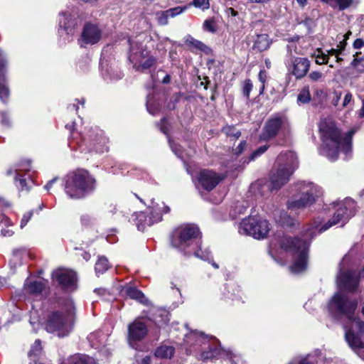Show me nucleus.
Instances as JSON below:
<instances>
[{
	"mask_svg": "<svg viewBox=\"0 0 364 364\" xmlns=\"http://www.w3.org/2000/svg\"><path fill=\"white\" fill-rule=\"evenodd\" d=\"M332 206L335 210L333 218L323 224L322 218L318 216L315 218L314 223L305 230L302 240H293L290 237L284 236L280 240L281 247L293 254L294 262L290 267L291 272L299 274L306 269L309 240L333 225L339 223L343 225L354 215L356 204L353 200L347 198L343 201L333 203Z\"/></svg>",
	"mask_w": 364,
	"mask_h": 364,
	"instance_id": "f257e3e1",
	"label": "nucleus"
},
{
	"mask_svg": "<svg viewBox=\"0 0 364 364\" xmlns=\"http://www.w3.org/2000/svg\"><path fill=\"white\" fill-rule=\"evenodd\" d=\"M358 303L349 301L343 294H334L328 304V311L333 318L345 317L343 323L345 339L349 347L357 353L364 349V322L354 317Z\"/></svg>",
	"mask_w": 364,
	"mask_h": 364,
	"instance_id": "f03ea898",
	"label": "nucleus"
},
{
	"mask_svg": "<svg viewBox=\"0 0 364 364\" xmlns=\"http://www.w3.org/2000/svg\"><path fill=\"white\" fill-rule=\"evenodd\" d=\"M319 132L322 141L321 154L329 160H336L340 151L346 155L350 152L354 131L341 134L331 119H323L319 124Z\"/></svg>",
	"mask_w": 364,
	"mask_h": 364,
	"instance_id": "7ed1b4c3",
	"label": "nucleus"
},
{
	"mask_svg": "<svg viewBox=\"0 0 364 364\" xmlns=\"http://www.w3.org/2000/svg\"><path fill=\"white\" fill-rule=\"evenodd\" d=\"M75 309L73 301L70 298L65 299L60 309L47 315L44 329L59 338L68 336L73 328Z\"/></svg>",
	"mask_w": 364,
	"mask_h": 364,
	"instance_id": "20e7f679",
	"label": "nucleus"
},
{
	"mask_svg": "<svg viewBox=\"0 0 364 364\" xmlns=\"http://www.w3.org/2000/svg\"><path fill=\"white\" fill-rule=\"evenodd\" d=\"M218 341L212 337H208L202 332L191 331L185 335L184 345L188 353L198 350V346H201L203 349H206V346L209 350L203 351L200 355V358L203 360H212L217 358H223L227 355L225 350L218 347Z\"/></svg>",
	"mask_w": 364,
	"mask_h": 364,
	"instance_id": "39448f33",
	"label": "nucleus"
},
{
	"mask_svg": "<svg viewBox=\"0 0 364 364\" xmlns=\"http://www.w3.org/2000/svg\"><path fill=\"white\" fill-rule=\"evenodd\" d=\"M65 192L73 199H80L92 193L96 187L95 178L85 169H77L65 177Z\"/></svg>",
	"mask_w": 364,
	"mask_h": 364,
	"instance_id": "423d86ee",
	"label": "nucleus"
},
{
	"mask_svg": "<svg viewBox=\"0 0 364 364\" xmlns=\"http://www.w3.org/2000/svg\"><path fill=\"white\" fill-rule=\"evenodd\" d=\"M276 164L277 168L272 171L269 179L272 190L279 189L287 183L299 163L296 154L288 151L278 156Z\"/></svg>",
	"mask_w": 364,
	"mask_h": 364,
	"instance_id": "0eeeda50",
	"label": "nucleus"
},
{
	"mask_svg": "<svg viewBox=\"0 0 364 364\" xmlns=\"http://www.w3.org/2000/svg\"><path fill=\"white\" fill-rule=\"evenodd\" d=\"M296 198L289 201L287 207L291 210L304 208L314 204L321 196L322 191L316 184L309 181H299L294 185Z\"/></svg>",
	"mask_w": 364,
	"mask_h": 364,
	"instance_id": "6e6552de",
	"label": "nucleus"
},
{
	"mask_svg": "<svg viewBox=\"0 0 364 364\" xmlns=\"http://www.w3.org/2000/svg\"><path fill=\"white\" fill-rule=\"evenodd\" d=\"M200 232L197 226L187 225L177 228L172 234L171 245L186 255H191L193 250L198 246Z\"/></svg>",
	"mask_w": 364,
	"mask_h": 364,
	"instance_id": "1a4fd4ad",
	"label": "nucleus"
},
{
	"mask_svg": "<svg viewBox=\"0 0 364 364\" xmlns=\"http://www.w3.org/2000/svg\"><path fill=\"white\" fill-rule=\"evenodd\" d=\"M129 60L136 70L144 71L154 65L156 58L150 54L145 45L134 39H129Z\"/></svg>",
	"mask_w": 364,
	"mask_h": 364,
	"instance_id": "9d476101",
	"label": "nucleus"
},
{
	"mask_svg": "<svg viewBox=\"0 0 364 364\" xmlns=\"http://www.w3.org/2000/svg\"><path fill=\"white\" fill-rule=\"evenodd\" d=\"M149 211L150 215L142 211L134 213L132 215V220L140 231H144L146 227L160 222L162 220L163 213H169L170 208L166 205L164 202L156 203L151 201V205L149 208Z\"/></svg>",
	"mask_w": 364,
	"mask_h": 364,
	"instance_id": "9b49d317",
	"label": "nucleus"
},
{
	"mask_svg": "<svg viewBox=\"0 0 364 364\" xmlns=\"http://www.w3.org/2000/svg\"><path fill=\"white\" fill-rule=\"evenodd\" d=\"M269 230V222L259 216H249L243 219L238 228L240 234L250 235L258 240L265 238Z\"/></svg>",
	"mask_w": 364,
	"mask_h": 364,
	"instance_id": "f8f14e48",
	"label": "nucleus"
},
{
	"mask_svg": "<svg viewBox=\"0 0 364 364\" xmlns=\"http://www.w3.org/2000/svg\"><path fill=\"white\" fill-rule=\"evenodd\" d=\"M224 178L225 176L223 174L218 173L213 170L203 169L197 175L196 187L198 189L201 188L207 191H210L215 188Z\"/></svg>",
	"mask_w": 364,
	"mask_h": 364,
	"instance_id": "ddd939ff",
	"label": "nucleus"
},
{
	"mask_svg": "<svg viewBox=\"0 0 364 364\" xmlns=\"http://www.w3.org/2000/svg\"><path fill=\"white\" fill-rule=\"evenodd\" d=\"M84 141L91 149H94L96 152L103 153L108 150V139L104 135L102 130L95 127L91 129Z\"/></svg>",
	"mask_w": 364,
	"mask_h": 364,
	"instance_id": "4468645a",
	"label": "nucleus"
},
{
	"mask_svg": "<svg viewBox=\"0 0 364 364\" xmlns=\"http://www.w3.org/2000/svg\"><path fill=\"white\" fill-rule=\"evenodd\" d=\"M310 64V61L306 58L296 57H291L286 63L288 71L296 79H301L307 74Z\"/></svg>",
	"mask_w": 364,
	"mask_h": 364,
	"instance_id": "2eb2a0df",
	"label": "nucleus"
},
{
	"mask_svg": "<svg viewBox=\"0 0 364 364\" xmlns=\"http://www.w3.org/2000/svg\"><path fill=\"white\" fill-rule=\"evenodd\" d=\"M77 25L76 18L70 12L65 11L60 14L58 33L60 36H65L64 38L70 41L74 35L75 26Z\"/></svg>",
	"mask_w": 364,
	"mask_h": 364,
	"instance_id": "dca6fc26",
	"label": "nucleus"
},
{
	"mask_svg": "<svg viewBox=\"0 0 364 364\" xmlns=\"http://www.w3.org/2000/svg\"><path fill=\"white\" fill-rule=\"evenodd\" d=\"M102 38V31L98 26L92 23L85 25L80 38L81 46L97 43Z\"/></svg>",
	"mask_w": 364,
	"mask_h": 364,
	"instance_id": "f3484780",
	"label": "nucleus"
},
{
	"mask_svg": "<svg viewBox=\"0 0 364 364\" xmlns=\"http://www.w3.org/2000/svg\"><path fill=\"white\" fill-rule=\"evenodd\" d=\"M337 284L341 289L354 291L358 284V275L355 272L347 271L343 273L341 270L337 277Z\"/></svg>",
	"mask_w": 364,
	"mask_h": 364,
	"instance_id": "a211bd4d",
	"label": "nucleus"
},
{
	"mask_svg": "<svg viewBox=\"0 0 364 364\" xmlns=\"http://www.w3.org/2000/svg\"><path fill=\"white\" fill-rule=\"evenodd\" d=\"M285 122L286 119L281 117H274L269 119L263 129L260 139L267 141L275 136Z\"/></svg>",
	"mask_w": 364,
	"mask_h": 364,
	"instance_id": "6ab92c4d",
	"label": "nucleus"
},
{
	"mask_svg": "<svg viewBox=\"0 0 364 364\" xmlns=\"http://www.w3.org/2000/svg\"><path fill=\"white\" fill-rule=\"evenodd\" d=\"M53 277L64 288L73 289L76 282V274L66 269H58L53 272Z\"/></svg>",
	"mask_w": 364,
	"mask_h": 364,
	"instance_id": "aec40b11",
	"label": "nucleus"
},
{
	"mask_svg": "<svg viewBox=\"0 0 364 364\" xmlns=\"http://www.w3.org/2000/svg\"><path fill=\"white\" fill-rule=\"evenodd\" d=\"M7 65V58L4 52L0 50V99L4 102L7 100L9 95L6 78Z\"/></svg>",
	"mask_w": 364,
	"mask_h": 364,
	"instance_id": "412c9836",
	"label": "nucleus"
},
{
	"mask_svg": "<svg viewBox=\"0 0 364 364\" xmlns=\"http://www.w3.org/2000/svg\"><path fill=\"white\" fill-rule=\"evenodd\" d=\"M147 333L146 326L139 320H135L128 326L129 342L132 348L133 343L144 338Z\"/></svg>",
	"mask_w": 364,
	"mask_h": 364,
	"instance_id": "4be33fe9",
	"label": "nucleus"
},
{
	"mask_svg": "<svg viewBox=\"0 0 364 364\" xmlns=\"http://www.w3.org/2000/svg\"><path fill=\"white\" fill-rule=\"evenodd\" d=\"M48 282L46 280H33L32 279H26L24 284V289L30 295L38 297L41 296L46 291Z\"/></svg>",
	"mask_w": 364,
	"mask_h": 364,
	"instance_id": "5701e85b",
	"label": "nucleus"
},
{
	"mask_svg": "<svg viewBox=\"0 0 364 364\" xmlns=\"http://www.w3.org/2000/svg\"><path fill=\"white\" fill-rule=\"evenodd\" d=\"M185 9V7L176 6L166 11L157 12L156 14L157 22L161 26L167 25L169 17L173 18L183 13Z\"/></svg>",
	"mask_w": 364,
	"mask_h": 364,
	"instance_id": "b1692460",
	"label": "nucleus"
},
{
	"mask_svg": "<svg viewBox=\"0 0 364 364\" xmlns=\"http://www.w3.org/2000/svg\"><path fill=\"white\" fill-rule=\"evenodd\" d=\"M122 292L124 293L128 297L135 299L142 304L149 306L151 302L145 296L142 291L137 289L133 286H126L123 288Z\"/></svg>",
	"mask_w": 364,
	"mask_h": 364,
	"instance_id": "393cba45",
	"label": "nucleus"
},
{
	"mask_svg": "<svg viewBox=\"0 0 364 364\" xmlns=\"http://www.w3.org/2000/svg\"><path fill=\"white\" fill-rule=\"evenodd\" d=\"M225 298L231 300L241 299V289L235 283L226 284L224 287Z\"/></svg>",
	"mask_w": 364,
	"mask_h": 364,
	"instance_id": "a878e982",
	"label": "nucleus"
},
{
	"mask_svg": "<svg viewBox=\"0 0 364 364\" xmlns=\"http://www.w3.org/2000/svg\"><path fill=\"white\" fill-rule=\"evenodd\" d=\"M272 41L267 34L257 35L252 48L259 52L266 50L270 46Z\"/></svg>",
	"mask_w": 364,
	"mask_h": 364,
	"instance_id": "bb28decb",
	"label": "nucleus"
},
{
	"mask_svg": "<svg viewBox=\"0 0 364 364\" xmlns=\"http://www.w3.org/2000/svg\"><path fill=\"white\" fill-rule=\"evenodd\" d=\"M42 353L41 342L39 339L35 341L33 345L31 346L30 351L28 352V357L30 358L29 364H38L39 356Z\"/></svg>",
	"mask_w": 364,
	"mask_h": 364,
	"instance_id": "cd10ccee",
	"label": "nucleus"
},
{
	"mask_svg": "<svg viewBox=\"0 0 364 364\" xmlns=\"http://www.w3.org/2000/svg\"><path fill=\"white\" fill-rule=\"evenodd\" d=\"M186 43L196 50L201 51L205 54H210L211 53V49L208 46L205 45L203 42L196 40L191 36H189L186 39Z\"/></svg>",
	"mask_w": 364,
	"mask_h": 364,
	"instance_id": "c85d7f7f",
	"label": "nucleus"
},
{
	"mask_svg": "<svg viewBox=\"0 0 364 364\" xmlns=\"http://www.w3.org/2000/svg\"><path fill=\"white\" fill-rule=\"evenodd\" d=\"M174 353V348L172 346H162L155 351V355L160 358H171Z\"/></svg>",
	"mask_w": 364,
	"mask_h": 364,
	"instance_id": "c756f323",
	"label": "nucleus"
},
{
	"mask_svg": "<svg viewBox=\"0 0 364 364\" xmlns=\"http://www.w3.org/2000/svg\"><path fill=\"white\" fill-rule=\"evenodd\" d=\"M109 268V263L108 259L104 257H99L96 264H95V273L99 275L105 273Z\"/></svg>",
	"mask_w": 364,
	"mask_h": 364,
	"instance_id": "7c9ffc66",
	"label": "nucleus"
},
{
	"mask_svg": "<svg viewBox=\"0 0 364 364\" xmlns=\"http://www.w3.org/2000/svg\"><path fill=\"white\" fill-rule=\"evenodd\" d=\"M191 255H194L203 260L209 261L211 259L212 256L210 252L208 249L202 250L200 244L198 243V246L195 247L191 252Z\"/></svg>",
	"mask_w": 364,
	"mask_h": 364,
	"instance_id": "2f4dec72",
	"label": "nucleus"
},
{
	"mask_svg": "<svg viewBox=\"0 0 364 364\" xmlns=\"http://www.w3.org/2000/svg\"><path fill=\"white\" fill-rule=\"evenodd\" d=\"M311 100L309 86L304 87L297 96L298 104H306Z\"/></svg>",
	"mask_w": 364,
	"mask_h": 364,
	"instance_id": "473e14b6",
	"label": "nucleus"
},
{
	"mask_svg": "<svg viewBox=\"0 0 364 364\" xmlns=\"http://www.w3.org/2000/svg\"><path fill=\"white\" fill-rule=\"evenodd\" d=\"M31 169V161L28 159L22 160L16 166V178L20 176L21 172H28Z\"/></svg>",
	"mask_w": 364,
	"mask_h": 364,
	"instance_id": "72a5a7b5",
	"label": "nucleus"
},
{
	"mask_svg": "<svg viewBox=\"0 0 364 364\" xmlns=\"http://www.w3.org/2000/svg\"><path fill=\"white\" fill-rule=\"evenodd\" d=\"M72 364H95V360L85 355H77L71 358Z\"/></svg>",
	"mask_w": 364,
	"mask_h": 364,
	"instance_id": "f704fd0d",
	"label": "nucleus"
},
{
	"mask_svg": "<svg viewBox=\"0 0 364 364\" xmlns=\"http://www.w3.org/2000/svg\"><path fill=\"white\" fill-rule=\"evenodd\" d=\"M276 220L282 225L292 226L294 225V220L285 213H281L279 218H276Z\"/></svg>",
	"mask_w": 364,
	"mask_h": 364,
	"instance_id": "c9c22d12",
	"label": "nucleus"
},
{
	"mask_svg": "<svg viewBox=\"0 0 364 364\" xmlns=\"http://www.w3.org/2000/svg\"><path fill=\"white\" fill-rule=\"evenodd\" d=\"M146 108L151 114H155L159 110V105L155 103L152 96L148 95L147 97Z\"/></svg>",
	"mask_w": 364,
	"mask_h": 364,
	"instance_id": "e433bc0d",
	"label": "nucleus"
},
{
	"mask_svg": "<svg viewBox=\"0 0 364 364\" xmlns=\"http://www.w3.org/2000/svg\"><path fill=\"white\" fill-rule=\"evenodd\" d=\"M318 350H316L313 354L308 355L306 358L299 361V364H316L317 363V356Z\"/></svg>",
	"mask_w": 364,
	"mask_h": 364,
	"instance_id": "4c0bfd02",
	"label": "nucleus"
},
{
	"mask_svg": "<svg viewBox=\"0 0 364 364\" xmlns=\"http://www.w3.org/2000/svg\"><path fill=\"white\" fill-rule=\"evenodd\" d=\"M258 79L261 85L259 87V95H262L264 90L265 82L267 80V73L265 70H262L259 71L258 75Z\"/></svg>",
	"mask_w": 364,
	"mask_h": 364,
	"instance_id": "58836bf2",
	"label": "nucleus"
},
{
	"mask_svg": "<svg viewBox=\"0 0 364 364\" xmlns=\"http://www.w3.org/2000/svg\"><path fill=\"white\" fill-rule=\"evenodd\" d=\"M223 132L228 136H232L235 139H238L241 134L240 132L234 127L227 126L223 129Z\"/></svg>",
	"mask_w": 364,
	"mask_h": 364,
	"instance_id": "ea45409f",
	"label": "nucleus"
},
{
	"mask_svg": "<svg viewBox=\"0 0 364 364\" xmlns=\"http://www.w3.org/2000/svg\"><path fill=\"white\" fill-rule=\"evenodd\" d=\"M318 54L316 56V63L318 65L326 64L328 61V55L323 52L321 49L317 50Z\"/></svg>",
	"mask_w": 364,
	"mask_h": 364,
	"instance_id": "a19ab883",
	"label": "nucleus"
},
{
	"mask_svg": "<svg viewBox=\"0 0 364 364\" xmlns=\"http://www.w3.org/2000/svg\"><path fill=\"white\" fill-rule=\"evenodd\" d=\"M0 123L4 127H9L11 125L10 117L5 111H0Z\"/></svg>",
	"mask_w": 364,
	"mask_h": 364,
	"instance_id": "79ce46f5",
	"label": "nucleus"
},
{
	"mask_svg": "<svg viewBox=\"0 0 364 364\" xmlns=\"http://www.w3.org/2000/svg\"><path fill=\"white\" fill-rule=\"evenodd\" d=\"M253 85L250 80L247 79L244 82V85L242 88V94L248 100L250 97V94L251 90H252Z\"/></svg>",
	"mask_w": 364,
	"mask_h": 364,
	"instance_id": "37998d69",
	"label": "nucleus"
},
{
	"mask_svg": "<svg viewBox=\"0 0 364 364\" xmlns=\"http://www.w3.org/2000/svg\"><path fill=\"white\" fill-rule=\"evenodd\" d=\"M168 143H169V145H170L172 151L175 153V154L176 156H178V157L183 159V156L182 150L181 149V146L178 144L171 141L169 139H168Z\"/></svg>",
	"mask_w": 364,
	"mask_h": 364,
	"instance_id": "c03bdc74",
	"label": "nucleus"
},
{
	"mask_svg": "<svg viewBox=\"0 0 364 364\" xmlns=\"http://www.w3.org/2000/svg\"><path fill=\"white\" fill-rule=\"evenodd\" d=\"M268 149L267 145H264L260 147H259L257 150H255L251 155H250V160H254L259 156L264 154Z\"/></svg>",
	"mask_w": 364,
	"mask_h": 364,
	"instance_id": "a18cd8bd",
	"label": "nucleus"
},
{
	"mask_svg": "<svg viewBox=\"0 0 364 364\" xmlns=\"http://www.w3.org/2000/svg\"><path fill=\"white\" fill-rule=\"evenodd\" d=\"M193 4L195 7L207 9L209 7V0H193Z\"/></svg>",
	"mask_w": 364,
	"mask_h": 364,
	"instance_id": "49530a36",
	"label": "nucleus"
},
{
	"mask_svg": "<svg viewBox=\"0 0 364 364\" xmlns=\"http://www.w3.org/2000/svg\"><path fill=\"white\" fill-rule=\"evenodd\" d=\"M309 77L313 82H318L323 79V75L321 72H318V71H312L309 75Z\"/></svg>",
	"mask_w": 364,
	"mask_h": 364,
	"instance_id": "de8ad7c7",
	"label": "nucleus"
},
{
	"mask_svg": "<svg viewBox=\"0 0 364 364\" xmlns=\"http://www.w3.org/2000/svg\"><path fill=\"white\" fill-rule=\"evenodd\" d=\"M17 182L19 184H16L18 188L21 191H28L29 189V186L27 184L26 179L23 178H18Z\"/></svg>",
	"mask_w": 364,
	"mask_h": 364,
	"instance_id": "09e8293b",
	"label": "nucleus"
},
{
	"mask_svg": "<svg viewBox=\"0 0 364 364\" xmlns=\"http://www.w3.org/2000/svg\"><path fill=\"white\" fill-rule=\"evenodd\" d=\"M338 5L340 10H344L348 8L351 4L352 0H335Z\"/></svg>",
	"mask_w": 364,
	"mask_h": 364,
	"instance_id": "8fccbe9b",
	"label": "nucleus"
},
{
	"mask_svg": "<svg viewBox=\"0 0 364 364\" xmlns=\"http://www.w3.org/2000/svg\"><path fill=\"white\" fill-rule=\"evenodd\" d=\"M32 215V212H28L23 215L20 225L21 228H23L27 225L28 221L31 220Z\"/></svg>",
	"mask_w": 364,
	"mask_h": 364,
	"instance_id": "3c124183",
	"label": "nucleus"
},
{
	"mask_svg": "<svg viewBox=\"0 0 364 364\" xmlns=\"http://www.w3.org/2000/svg\"><path fill=\"white\" fill-rule=\"evenodd\" d=\"M203 27L205 30L210 31V32H215V26H214V22L212 20H206L204 21L203 23Z\"/></svg>",
	"mask_w": 364,
	"mask_h": 364,
	"instance_id": "603ef678",
	"label": "nucleus"
},
{
	"mask_svg": "<svg viewBox=\"0 0 364 364\" xmlns=\"http://www.w3.org/2000/svg\"><path fill=\"white\" fill-rule=\"evenodd\" d=\"M326 55H328V59L329 58V56L331 55H335L336 58V62H340L342 60V58L339 57V53L338 50L336 48H331L330 50H326Z\"/></svg>",
	"mask_w": 364,
	"mask_h": 364,
	"instance_id": "864d4df0",
	"label": "nucleus"
},
{
	"mask_svg": "<svg viewBox=\"0 0 364 364\" xmlns=\"http://www.w3.org/2000/svg\"><path fill=\"white\" fill-rule=\"evenodd\" d=\"M11 223L9 225H7V227L6 228H3L1 231V235L3 237H11L14 235V232L13 230L10 229L9 228V225H11Z\"/></svg>",
	"mask_w": 364,
	"mask_h": 364,
	"instance_id": "5fc2aeb1",
	"label": "nucleus"
},
{
	"mask_svg": "<svg viewBox=\"0 0 364 364\" xmlns=\"http://www.w3.org/2000/svg\"><path fill=\"white\" fill-rule=\"evenodd\" d=\"M98 334H100V333H92L88 336L87 338L89 341L92 343V346H97Z\"/></svg>",
	"mask_w": 364,
	"mask_h": 364,
	"instance_id": "6e6d98bb",
	"label": "nucleus"
},
{
	"mask_svg": "<svg viewBox=\"0 0 364 364\" xmlns=\"http://www.w3.org/2000/svg\"><path fill=\"white\" fill-rule=\"evenodd\" d=\"M354 49L358 50L364 47V40L361 38L356 39L353 44Z\"/></svg>",
	"mask_w": 364,
	"mask_h": 364,
	"instance_id": "4d7b16f0",
	"label": "nucleus"
},
{
	"mask_svg": "<svg viewBox=\"0 0 364 364\" xmlns=\"http://www.w3.org/2000/svg\"><path fill=\"white\" fill-rule=\"evenodd\" d=\"M167 126V121L166 118H164L161 119V124L159 125L160 130L165 134H168V128Z\"/></svg>",
	"mask_w": 364,
	"mask_h": 364,
	"instance_id": "13d9d810",
	"label": "nucleus"
},
{
	"mask_svg": "<svg viewBox=\"0 0 364 364\" xmlns=\"http://www.w3.org/2000/svg\"><path fill=\"white\" fill-rule=\"evenodd\" d=\"M352 95L351 93L350 92H347L346 95H345V97H344V99H343V105H342V107H347V105L351 102L352 100Z\"/></svg>",
	"mask_w": 364,
	"mask_h": 364,
	"instance_id": "bf43d9fd",
	"label": "nucleus"
},
{
	"mask_svg": "<svg viewBox=\"0 0 364 364\" xmlns=\"http://www.w3.org/2000/svg\"><path fill=\"white\" fill-rule=\"evenodd\" d=\"M247 205H245L244 203H240L238 205H236L235 209L234 211L236 213L237 210L238 209V213L239 214H243L247 208Z\"/></svg>",
	"mask_w": 364,
	"mask_h": 364,
	"instance_id": "052dcab7",
	"label": "nucleus"
},
{
	"mask_svg": "<svg viewBox=\"0 0 364 364\" xmlns=\"http://www.w3.org/2000/svg\"><path fill=\"white\" fill-rule=\"evenodd\" d=\"M361 53L360 52H356L354 55H353V61L351 62V65L353 67H356L358 63L362 60L363 58H359V55Z\"/></svg>",
	"mask_w": 364,
	"mask_h": 364,
	"instance_id": "680f3d73",
	"label": "nucleus"
},
{
	"mask_svg": "<svg viewBox=\"0 0 364 364\" xmlns=\"http://www.w3.org/2000/svg\"><path fill=\"white\" fill-rule=\"evenodd\" d=\"M341 97V92L335 91L333 92V98L332 100V103L333 104V105L336 106L338 105Z\"/></svg>",
	"mask_w": 364,
	"mask_h": 364,
	"instance_id": "e2e57ef3",
	"label": "nucleus"
},
{
	"mask_svg": "<svg viewBox=\"0 0 364 364\" xmlns=\"http://www.w3.org/2000/svg\"><path fill=\"white\" fill-rule=\"evenodd\" d=\"M246 146V142L245 141H241L240 144L237 146V147L235 149V153L237 154H241L244 149Z\"/></svg>",
	"mask_w": 364,
	"mask_h": 364,
	"instance_id": "0e129e2a",
	"label": "nucleus"
},
{
	"mask_svg": "<svg viewBox=\"0 0 364 364\" xmlns=\"http://www.w3.org/2000/svg\"><path fill=\"white\" fill-rule=\"evenodd\" d=\"M346 46V39H343L342 41L340 42L339 45H338L337 48L338 50L339 54L341 53V52L345 49V47Z\"/></svg>",
	"mask_w": 364,
	"mask_h": 364,
	"instance_id": "69168bd1",
	"label": "nucleus"
},
{
	"mask_svg": "<svg viewBox=\"0 0 364 364\" xmlns=\"http://www.w3.org/2000/svg\"><path fill=\"white\" fill-rule=\"evenodd\" d=\"M1 223L7 225L10 224L11 221L4 214L0 213V223Z\"/></svg>",
	"mask_w": 364,
	"mask_h": 364,
	"instance_id": "338daca9",
	"label": "nucleus"
},
{
	"mask_svg": "<svg viewBox=\"0 0 364 364\" xmlns=\"http://www.w3.org/2000/svg\"><path fill=\"white\" fill-rule=\"evenodd\" d=\"M138 364H150V357L148 355L144 356L142 358L141 363Z\"/></svg>",
	"mask_w": 364,
	"mask_h": 364,
	"instance_id": "774afa93",
	"label": "nucleus"
}]
</instances>
